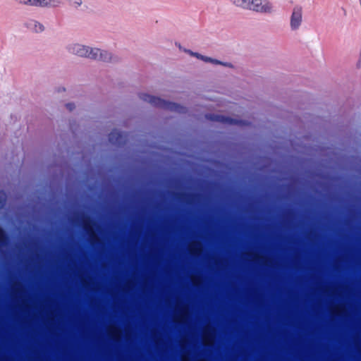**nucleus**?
<instances>
[{"label": "nucleus", "mask_w": 361, "mask_h": 361, "mask_svg": "<svg viewBox=\"0 0 361 361\" xmlns=\"http://www.w3.org/2000/svg\"><path fill=\"white\" fill-rule=\"evenodd\" d=\"M234 7L252 11L259 13L270 14L274 11V4L269 0H229Z\"/></svg>", "instance_id": "nucleus-1"}, {"label": "nucleus", "mask_w": 361, "mask_h": 361, "mask_svg": "<svg viewBox=\"0 0 361 361\" xmlns=\"http://www.w3.org/2000/svg\"><path fill=\"white\" fill-rule=\"evenodd\" d=\"M93 47L78 42H72L67 45L66 49L73 55L92 59Z\"/></svg>", "instance_id": "nucleus-2"}, {"label": "nucleus", "mask_w": 361, "mask_h": 361, "mask_svg": "<svg viewBox=\"0 0 361 361\" xmlns=\"http://www.w3.org/2000/svg\"><path fill=\"white\" fill-rule=\"evenodd\" d=\"M141 98L142 100L149 102L154 106H157L161 108L169 109L172 111H175L177 112H182L183 108L175 103H171L166 102L161 98L156 97L154 96L148 94H143L141 96Z\"/></svg>", "instance_id": "nucleus-3"}, {"label": "nucleus", "mask_w": 361, "mask_h": 361, "mask_svg": "<svg viewBox=\"0 0 361 361\" xmlns=\"http://www.w3.org/2000/svg\"><path fill=\"white\" fill-rule=\"evenodd\" d=\"M302 8L300 6H295L290 16V27L291 30L296 31L300 29L302 23Z\"/></svg>", "instance_id": "nucleus-4"}, {"label": "nucleus", "mask_w": 361, "mask_h": 361, "mask_svg": "<svg viewBox=\"0 0 361 361\" xmlns=\"http://www.w3.org/2000/svg\"><path fill=\"white\" fill-rule=\"evenodd\" d=\"M92 59L102 61L104 62L111 61L112 59V54L109 51L97 47H93Z\"/></svg>", "instance_id": "nucleus-5"}, {"label": "nucleus", "mask_w": 361, "mask_h": 361, "mask_svg": "<svg viewBox=\"0 0 361 361\" xmlns=\"http://www.w3.org/2000/svg\"><path fill=\"white\" fill-rule=\"evenodd\" d=\"M25 26L31 32L35 33H42L45 30V26L41 22L29 19L25 21Z\"/></svg>", "instance_id": "nucleus-6"}, {"label": "nucleus", "mask_w": 361, "mask_h": 361, "mask_svg": "<svg viewBox=\"0 0 361 361\" xmlns=\"http://www.w3.org/2000/svg\"><path fill=\"white\" fill-rule=\"evenodd\" d=\"M33 6L52 8L57 7L61 4V0H34Z\"/></svg>", "instance_id": "nucleus-7"}, {"label": "nucleus", "mask_w": 361, "mask_h": 361, "mask_svg": "<svg viewBox=\"0 0 361 361\" xmlns=\"http://www.w3.org/2000/svg\"><path fill=\"white\" fill-rule=\"evenodd\" d=\"M189 251L193 255H199L202 252V245L200 243L192 242L189 245Z\"/></svg>", "instance_id": "nucleus-8"}, {"label": "nucleus", "mask_w": 361, "mask_h": 361, "mask_svg": "<svg viewBox=\"0 0 361 361\" xmlns=\"http://www.w3.org/2000/svg\"><path fill=\"white\" fill-rule=\"evenodd\" d=\"M108 334L114 340L118 341L121 338V331L116 326H109L108 328Z\"/></svg>", "instance_id": "nucleus-9"}, {"label": "nucleus", "mask_w": 361, "mask_h": 361, "mask_svg": "<svg viewBox=\"0 0 361 361\" xmlns=\"http://www.w3.org/2000/svg\"><path fill=\"white\" fill-rule=\"evenodd\" d=\"M201 60H202L205 62H209V63H214V64H221V65H224V66H228V67L231 66L230 63H224L218 60L214 59L210 57L204 56L203 57H201Z\"/></svg>", "instance_id": "nucleus-10"}, {"label": "nucleus", "mask_w": 361, "mask_h": 361, "mask_svg": "<svg viewBox=\"0 0 361 361\" xmlns=\"http://www.w3.org/2000/svg\"><path fill=\"white\" fill-rule=\"evenodd\" d=\"M203 343L206 345H210L214 342V336L210 333L205 332L203 336Z\"/></svg>", "instance_id": "nucleus-11"}, {"label": "nucleus", "mask_w": 361, "mask_h": 361, "mask_svg": "<svg viewBox=\"0 0 361 361\" xmlns=\"http://www.w3.org/2000/svg\"><path fill=\"white\" fill-rule=\"evenodd\" d=\"M34 0H16V1L20 5L33 6Z\"/></svg>", "instance_id": "nucleus-12"}, {"label": "nucleus", "mask_w": 361, "mask_h": 361, "mask_svg": "<svg viewBox=\"0 0 361 361\" xmlns=\"http://www.w3.org/2000/svg\"><path fill=\"white\" fill-rule=\"evenodd\" d=\"M69 2L71 4V5L72 6H73L74 8H78L82 4V0H69Z\"/></svg>", "instance_id": "nucleus-13"}, {"label": "nucleus", "mask_w": 361, "mask_h": 361, "mask_svg": "<svg viewBox=\"0 0 361 361\" xmlns=\"http://www.w3.org/2000/svg\"><path fill=\"white\" fill-rule=\"evenodd\" d=\"M6 195L4 192L0 191V208L4 206V203L6 201Z\"/></svg>", "instance_id": "nucleus-14"}, {"label": "nucleus", "mask_w": 361, "mask_h": 361, "mask_svg": "<svg viewBox=\"0 0 361 361\" xmlns=\"http://www.w3.org/2000/svg\"><path fill=\"white\" fill-rule=\"evenodd\" d=\"M119 135L118 133V132H114L112 133L111 135H110V141L114 142V143H117V142H119V141L118 140V139H114V136L115 135Z\"/></svg>", "instance_id": "nucleus-15"}, {"label": "nucleus", "mask_w": 361, "mask_h": 361, "mask_svg": "<svg viewBox=\"0 0 361 361\" xmlns=\"http://www.w3.org/2000/svg\"><path fill=\"white\" fill-rule=\"evenodd\" d=\"M188 52L191 56H195V57H197V59H201V57H203V56H202V55H201V54H197V53H193V52H192V51H188Z\"/></svg>", "instance_id": "nucleus-16"}, {"label": "nucleus", "mask_w": 361, "mask_h": 361, "mask_svg": "<svg viewBox=\"0 0 361 361\" xmlns=\"http://www.w3.org/2000/svg\"><path fill=\"white\" fill-rule=\"evenodd\" d=\"M5 238L4 232L3 230L0 228V242L4 241Z\"/></svg>", "instance_id": "nucleus-17"}]
</instances>
